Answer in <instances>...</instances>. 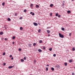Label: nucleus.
I'll use <instances>...</instances> for the list:
<instances>
[{"label":"nucleus","instance_id":"1","mask_svg":"<svg viewBox=\"0 0 75 75\" xmlns=\"http://www.w3.org/2000/svg\"><path fill=\"white\" fill-rule=\"evenodd\" d=\"M59 37L61 38H64V35L61 34L59 33Z\"/></svg>","mask_w":75,"mask_h":75},{"label":"nucleus","instance_id":"2","mask_svg":"<svg viewBox=\"0 0 75 75\" xmlns=\"http://www.w3.org/2000/svg\"><path fill=\"white\" fill-rule=\"evenodd\" d=\"M14 67V66H10L8 67V68L9 69H11L12 68H13Z\"/></svg>","mask_w":75,"mask_h":75},{"label":"nucleus","instance_id":"3","mask_svg":"<svg viewBox=\"0 0 75 75\" xmlns=\"http://www.w3.org/2000/svg\"><path fill=\"white\" fill-rule=\"evenodd\" d=\"M33 24L35 25V26H37L38 25V24L37 23H33Z\"/></svg>","mask_w":75,"mask_h":75},{"label":"nucleus","instance_id":"4","mask_svg":"<svg viewBox=\"0 0 75 75\" xmlns=\"http://www.w3.org/2000/svg\"><path fill=\"white\" fill-rule=\"evenodd\" d=\"M36 7L37 8H39V7H40V6L38 5H36Z\"/></svg>","mask_w":75,"mask_h":75},{"label":"nucleus","instance_id":"5","mask_svg":"<svg viewBox=\"0 0 75 75\" xmlns=\"http://www.w3.org/2000/svg\"><path fill=\"white\" fill-rule=\"evenodd\" d=\"M38 51H39V52H42V50L41 49H38Z\"/></svg>","mask_w":75,"mask_h":75},{"label":"nucleus","instance_id":"6","mask_svg":"<svg viewBox=\"0 0 75 75\" xmlns=\"http://www.w3.org/2000/svg\"><path fill=\"white\" fill-rule=\"evenodd\" d=\"M54 6V5H53V4H51L50 5V7H53Z\"/></svg>","mask_w":75,"mask_h":75},{"label":"nucleus","instance_id":"7","mask_svg":"<svg viewBox=\"0 0 75 75\" xmlns=\"http://www.w3.org/2000/svg\"><path fill=\"white\" fill-rule=\"evenodd\" d=\"M0 35H3V32H1L0 33Z\"/></svg>","mask_w":75,"mask_h":75},{"label":"nucleus","instance_id":"8","mask_svg":"<svg viewBox=\"0 0 75 75\" xmlns=\"http://www.w3.org/2000/svg\"><path fill=\"white\" fill-rule=\"evenodd\" d=\"M69 62L71 63L72 62V59H70L69 61Z\"/></svg>","mask_w":75,"mask_h":75},{"label":"nucleus","instance_id":"9","mask_svg":"<svg viewBox=\"0 0 75 75\" xmlns=\"http://www.w3.org/2000/svg\"><path fill=\"white\" fill-rule=\"evenodd\" d=\"M47 32L48 34H50V30H47Z\"/></svg>","mask_w":75,"mask_h":75},{"label":"nucleus","instance_id":"10","mask_svg":"<svg viewBox=\"0 0 75 75\" xmlns=\"http://www.w3.org/2000/svg\"><path fill=\"white\" fill-rule=\"evenodd\" d=\"M8 20L9 21H11V19L10 18H8Z\"/></svg>","mask_w":75,"mask_h":75},{"label":"nucleus","instance_id":"11","mask_svg":"<svg viewBox=\"0 0 75 75\" xmlns=\"http://www.w3.org/2000/svg\"><path fill=\"white\" fill-rule=\"evenodd\" d=\"M21 61L22 62H23L24 61V60L23 59H21Z\"/></svg>","mask_w":75,"mask_h":75},{"label":"nucleus","instance_id":"12","mask_svg":"<svg viewBox=\"0 0 75 75\" xmlns=\"http://www.w3.org/2000/svg\"><path fill=\"white\" fill-rule=\"evenodd\" d=\"M62 31H64L65 30V29L64 28H62Z\"/></svg>","mask_w":75,"mask_h":75},{"label":"nucleus","instance_id":"13","mask_svg":"<svg viewBox=\"0 0 75 75\" xmlns=\"http://www.w3.org/2000/svg\"><path fill=\"white\" fill-rule=\"evenodd\" d=\"M67 13H68V14L71 13V11H67Z\"/></svg>","mask_w":75,"mask_h":75},{"label":"nucleus","instance_id":"14","mask_svg":"<svg viewBox=\"0 0 75 75\" xmlns=\"http://www.w3.org/2000/svg\"><path fill=\"white\" fill-rule=\"evenodd\" d=\"M15 38H16V37H15V36H13V37H12V39H13V40H14Z\"/></svg>","mask_w":75,"mask_h":75},{"label":"nucleus","instance_id":"15","mask_svg":"<svg viewBox=\"0 0 75 75\" xmlns=\"http://www.w3.org/2000/svg\"><path fill=\"white\" fill-rule=\"evenodd\" d=\"M51 70H52L53 71H54V68L53 67H52L51 68Z\"/></svg>","mask_w":75,"mask_h":75},{"label":"nucleus","instance_id":"16","mask_svg":"<svg viewBox=\"0 0 75 75\" xmlns=\"http://www.w3.org/2000/svg\"><path fill=\"white\" fill-rule=\"evenodd\" d=\"M65 66H67V63L66 62L64 63Z\"/></svg>","mask_w":75,"mask_h":75},{"label":"nucleus","instance_id":"17","mask_svg":"<svg viewBox=\"0 0 75 75\" xmlns=\"http://www.w3.org/2000/svg\"><path fill=\"white\" fill-rule=\"evenodd\" d=\"M23 11L25 13H26V11H27V10H26V9L24 10V11Z\"/></svg>","mask_w":75,"mask_h":75},{"label":"nucleus","instance_id":"18","mask_svg":"<svg viewBox=\"0 0 75 75\" xmlns=\"http://www.w3.org/2000/svg\"><path fill=\"white\" fill-rule=\"evenodd\" d=\"M33 46H35V45H36V43H34L33 44Z\"/></svg>","mask_w":75,"mask_h":75},{"label":"nucleus","instance_id":"19","mask_svg":"<svg viewBox=\"0 0 75 75\" xmlns=\"http://www.w3.org/2000/svg\"><path fill=\"white\" fill-rule=\"evenodd\" d=\"M5 4V2H3L2 3V6H4V4Z\"/></svg>","mask_w":75,"mask_h":75},{"label":"nucleus","instance_id":"20","mask_svg":"<svg viewBox=\"0 0 75 75\" xmlns=\"http://www.w3.org/2000/svg\"><path fill=\"white\" fill-rule=\"evenodd\" d=\"M72 50H73V51H75V48L73 47L72 48Z\"/></svg>","mask_w":75,"mask_h":75},{"label":"nucleus","instance_id":"21","mask_svg":"<svg viewBox=\"0 0 75 75\" xmlns=\"http://www.w3.org/2000/svg\"><path fill=\"white\" fill-rule=\"evenodd\" d=\"M52 48H50L49 49V51H52Z\"/></svg>","mask_w":75,"mask_h":75},{"label":"nucleus","instance_id":"22","mask_svg":"<svg viewBox=\"0 0 75 75\" xmlns=\"http://www.w3.org/2000/svg\"><path fill=\"white\" fill-rule=\"evenodd\" d=\"M46 71H47L48 70V67H46Z\"/></svg>","mask_w":75,"mask_h":75},{"label":"nucleus","instance_id":"23","mask_svg":"<svg viewBox=\"0 0 75 75\" xmlns=\"http://www.w3.org/2000/svg\"><path fill=\"white\" fill-rule=\"evenodd\" d=\"M42 40H40L39 41V42L40 43H42Z\"/></svg>","mask_w":75,"mask_h":75},{"label":"nucleus","instance_id":"24","mask_svg":"<svg viewBox=\"0 0 75 75\" xmlns=\"http://www.w3.org/2000/svg\"><path fill=\"white\" fill-rule=\"evenodd\" d=\"M23 27H21L20 28V29L21 30H23Z\"/></svg>","mask_w":75,"mask_h":75},{"label":"nucleus","instance_id":"25","mask_svg":"<svg viewBox=\"0 0 75 75\" xmlns=\"http://www.w3.org/2000/svg\"><path fill=\"white\" fill-rule=\"evenodd\" d=\"M6 55V53H5V52H4L3 54V55Z\"/></svg>","mask_w":75,"mask_h":75},{"label":"nucleus","instance_id":"26","mask_svg":"<svg viewBox=\"0 0 75 75\" xmlns=\"http://www.w3.org/2000/svg\"><path fill=\"white\" fill-rule=\"evenodd\" d=\"M38 31L39 33H40V32H41V29H39L38 30Z\"/></svg>","mask_w":75,"mask_h":75},{"label":"nucleus","instance_id":"27","mask_svg":"<svg viewBox=\"0 0 75 75\" xmlns=\"http://www.w3.org/2000/svg\"><path fill=\"white\" fill-rule=\"evenodd\" d=\"M58 13H56L55 15L56 16H57V17L58 16Z\"/></svg>","mask_w":75,"mask_h":75},{"label":"nucleus","instance_id":"28","mask_svg":"<svg viewBox=\"0 0 75 75\" xmlns=\"http://www.w3.org/2000/svg\"><path fill=\"white\" fill-rule=\"evenodd\" d=\"M53 57H56V54H54L53 55Z\"/></svg>","mask_w":75,"mask_h":75},{"label":"nucleus","instance_id":"29","mask_svg":"<svg viewBox=\"0 0 75 75\" xmlns=\"http://www.w3.org/2000/svg\"><path fill=\"white\" fill-rule=\"evenodd\" d=\"M18 50L19 51H21V48H20Z\"/></svg>","mask_w":75,"mask_h":75},{"label":"nucleus","instance_id":"30","mask_svg":"<svg viewBox=\"0 0 75 75\" xmlns=\"http://www.w3.org/2000/svg\"><path fill=\"white\" fill-rule=\"evenodd\" d=\"M51 28V27H47V29H49V28Z\"/></svg>","mask_w":75,"mask_h":75},{"label":"nucleus","instance_id":"31","mask_svg":"<svg viewBox=\"0 0 75 75\" xmlns=\"http://www.w3.org/2000/svg\"><path fill=\"white\" fill-rule=\"evenodd\" d=\"M23 59H24V60H25V59H26V57H24L23 58Z\"/></svg>","mask_w":75,"mask_h":75},{"label":"nucleus","instance_id":"32","mask_svg":"<svg viewBox=\"0 0 75 75\" xmlns=\"http://www.w3.org/2000/svg\"><path fill=\"white\" fill-rule=\"evenodd\" d=\"M29 47H31V44H29Z\"/></svg>","mask_w":75,"mask_h":75},{"label":"nucleus","instance_id":"33","mask_svg":"<svg viewBox=\"0 0 75 75\" xmlns=\"http://www.w3.org/2000/svg\"><path fill=\"white\" fill-rule=\"evenodd\" d=\"M50 14V16H52V13H51Z\"/></svg>","mask_w":75,"mask_h":75},{"label":"nucleus","instance_id":"34","mask_svg":"<svg viewBox=\"0 0 75 75\" xmlns=\"http://www.w3.org/2000/svg\"><path fill=\"white\" fill-rule=\"evenodd\" d=\"M23 18H22V17H21V18H19V19L20 20H21Z\"/></svg>","mask_w":75,"mask_h":75},{"label":"nucleus","instance_id":"35","mask_svg":"<svg viewBox=\"0 0 75 75\" xmlns=\"http://www.w3.org/2000/svg\"><path fill=\"white\" fill-rule=\"evenodd\" d=\"M32 16H34V13H32Z\"/></svg>","mask_w":75,"mask_h":75},{"label":"nucleus","instance_id":"36","mask_svg":"<svg viewBox=\"0 0 75 75\" xmlns=\"http://www.w3.org/2000/svg\"><path fill=\"white\" fill-rule=\"evenodd\" d=\"M43 50H45V47H43Z\"/></svg>","mask_w":75,"mask_h":75},{"label":"nucleus","instance_id":"37","mask_svg":"<svg viewBox=\"0 0 75 75\" xmlns=\"http://www.w3.org/2000/svg\"><path fill=\"white\" fill-rule=\"evenodd\" d=\"M58 17H59H59H61V15H58Z\"/></svg>","mask_w":75,"mask_h":75},{"label":"nucleus","instance_id":"38","mask_svg":"<svg viewBox=\"0 0 75 75\" xmlns=\"http://www.w3.org/2000/svg\"><path fill=\"white\" fill-rule=\"evenodd\" d=\"M33 6V4H30V6Z\"/></svg>","mask_w":75,"mask_h":75},{"label":"nucleus","instance_id":"39","mask_svg":"<svg viewBox=\"0 0 75 75\" xmlns=\"http://www.w3.org/2000/svg\"><path fill=\"white\" fill-rule=\"evenodd\" d=\"M6 64V63H3L4 65H5Z\"/></svg>","mask_w":75,"mask_h":75},{"label":"nucleus","instance_id":"40","mask_svg":"<svg viewBox=\"0 0 75 75\" xmlns=\"http://www.w3.org/2000/svg\"><path fill=\"white\" fill-rule=\"evenodd\" d=\"M72 75H75V73H72Z\"/></svg>","mask_w":75,"mask_h":75},{"label":"nucleus","instance_id":"41","mask_svg":"<svg viewBox=\"0 0 75 75\" xmlns=\"http://www.w3.org/2000/svg\"><path fill=\"white\" fill-rule=\"evenodd\" d=\"M30 7L31 8H33V6H30Z\"/></svg>","mask_w":75,"mask_h":75},{"label":"nucleus","instance_id":"42","mask_svg":"<svg viewBox=\"0 0 75 75\" xmlns=\"http://www.w3.org/2000/svg\"><path fill=\"white\" fill-rule=\"evenodd\" d=\"M5 41H7V38H5Z\"/></svg>","mask_w":75,"mask_h":75},{"label":"nucleus","instance_id":"43","mask_svg":"<svg viewBox=\"0 0 75 75\" xmlns=\"http://www.w3.org/2000/svg\"><path fill=\"white\" fill-rule=\"evenodd\" d=\"M12 57V55H10V58H11V57Z\"/></svg>","mask_w":75,"mask_h":75},{"label":"nucleus","instance_id":"44","mask_svg":"<svg viewBox=\"0 0 75 75\" xmlns=\"http://www.w3.org/2000/svg\"><path fill=\"white\" fill-rule=\"evenodd\" d=\"M32 13H33V12H31L30 13V14H32Z\"/></svg>","mask_w":75,"mask_h":75},{"label":"nucleus","instance_id":"45","mask_svg":"<svg viewBox=\"0 0 75 75\" xmlns=\"http://www.w3.org/2000/svg\"><path fill=\"white\" fill-rule=\"evenodd\" d=\"M13 57H12V58H11V59L12 60H13Z\"/></svg>","mask_w":75,"mask_h":75},{"label":"nucleus","instance_id":"46","mask_svg":"<svg viewBox=\"0 0 75 75\" xmlns=\"http://www.w3.org/2000/svg\"><path fill=\"white\" fill-rule=\"evenodd\" d=\"M12 44H14V42H13Z\"/></svg>","mask_w":75,"mask_h":75},{"label":"nucleus","instance_id":"47","mask_svg":"<svg viewBox=\"0 0 75 75\" xmlns=\"http://www.w3.org/2000/svg\"><path fill=\"white\" fill-rule=\"evenodd\" d=\"M71 33H70L69 34V36H71Z\"/></svg>","mask_w":75,"mask_h":75},{"label":"nucleus","instance_id":"48","mask_svg":"<svg viewBox=\"0 0 75 75\" xmlns=\"http://www.w3.org/2000/svg\"><path fill=\"white\" fill-rule=\"evenodd\" d=\"M46 66H47V67H49V65L48 64H47Z\"/></svg>","mask_w":75,"mask_h":75},{"label":"nucleus","instance_id":"49","mask_svg":"<svg viewBox=\"0 0 75 75\" xmlns=\"http://www.w3.org/2000/svg\"><path fill=\"white\" fill-rule=\"evenodd\" d=\"M17 13H15V16H17Z\"/></svg>","mask_w":75,"mask_h":75},{"label":"nucleus","instance_id":"50","mask_svg":"<svg viewBox=\"0 0 75 75\" xmlns=\"http://www.w3.org/2000/svg\"><path fill=\"white\" fill-rule=\"evenodd\" d=\"M48 37H50V34H49L48 35Z\"/></svg>","mask_w":75,"mask_h":75},{"label":"nucleus","instance_id":"51","mask_svg":"<svg viewBox=\"0 0 75 75\" xmlns=\"http://www.w3.org/2000/svg\"><path fill=\"white\" fill-rule=\"evenodd\" d=\"M35 62H36V61H35Z\"/></svg>","mask_w":75,"mask_h":75},{"label":"nucleus","instance_id":"52","mask_svg":"<svg viewBox=\"0 0 75 75\" xmlns=\"http://www.w3.org/2000/svg\"><path fill=\"white\" fill-rule=\"evenodd\" d=\"M71 1H74V0H71Z\"/></svg>","mask_w":75,"mask_h":75},{"label":"nucleus","instance_id":"53","mask_svg":"<svg viewBox=\"0 0 75 75\" xmlns=\"http://www.w3.org/2000/svg\"><path fill=\"white\" fill-rule=\"evenodd\" d=\"M74 68H75V67H74Z\"/></svg>","mask_w":75,"mask_h":75}]
</instances>
